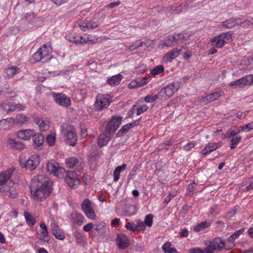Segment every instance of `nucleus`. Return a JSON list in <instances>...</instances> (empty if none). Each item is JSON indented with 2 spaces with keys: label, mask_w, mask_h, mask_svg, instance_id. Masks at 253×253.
I'll list each match as a JSON object with an SVG mask.
<instances>
[{
  "label": "nucleus",
  "mask_w": 253,
  "mask_h": 253,
  "mask_svg": "<svg viewBox=\"0 0 253 253\" xmlns=\"http://www.w3.org/2000/svg\"><path fill=\"white\" fill-rule=\"evenodd\" d=\"M204 244L206 246L205 248L206 253H214L217 250H220L221 238L218 237L214 238L212 240H206L204 241Z\"/></svg>",
  "instance_id": "obj_6"
},
{
  "label": "nucleus",
  "mask_w": 253,
  "mask_h": 253,
  "mask_svg": "<svg viewBox=\"0 0 253 253\" xmlns=\"http://www.w3.org/2000/svg\"><path fill=\"white\" fill-rule=\"evenodd\" d=\"M218 147L219 145L218 143H209L202 150L201 153L203 155H206L216 149Z\"/></svg>",
  "instance_id": "obj_29"
},
{
  "label": "nucleus",
  "mask_w": 253,
  "mask_h": 253,
  "mask_svg": "<svg viewBox=\"0 0 253 253\" xmlns=\"http://www.w3.org/2000/svg\"><path fill=\"white\" fill-rule=\"evenodd\" d=\"M65 38L68 41L76 44H84L85 42L84 40H83V36L69 34L66 35Z\"/></svg>",
  "instance_id": "obj_28"
},
{
  "label": "nucleus",
  "mask_w": 253,
  "mask_h": 253,
  "mask_svg": "<svg viewBox=\"0 0 253 253\" xmlns=\"http://www.w3.org/2000/svg\"><path fill=\"white\" fill-rule=\"evenodd\" d=\"M56 136L55 133H51L47 135L46 140L47 144L50 146H53L55 144Z\"/></svg>",
  "instance_id": "obj_44"
},
{
  "label": "nucleus",
  "mask_w": 253,
  "mask_h": 253,
  "mask_svg": "<svg viewBox=\"0 0 253 253\" xmlns=\"http://www.w3.org/2000/svg\"><path fill=\"white\" fill-rule=\"evenodd\" d=\"M162 249L165 253H177L176 249L172 247V244L169 242L164 243L162 247Z\"/></svg>",
  "instance_id": "obj_37"
},
{
  "label": "nucleus",
  "mask_w": 253,
  "mask_h": 253,
  "mask_svg": "<svg viewBox=\"0 0 253 253\" xmlns=\"http://www.w3.org/2000/svg\"><path fill=\"white\" fill-rule=\"evenodd\" d=\"M65 181L70 188L73 189L77 188L81 182L79 175L75 171L67 172Z\"/></svg>",
  "instance_id": "obj_7"
},
{
  "label": "nucleus",
  "mask_w": 253,
  "mask_h": 253,
  "mask_svg": "<svg viewBox=\"0 0 253 253\" xmlns=\"http://www.w3.org/2000/svg\"><path fill=\"white\" fill-rule=\"evenodd\" d=\"M116 243L120 249H125L129 245V240L125 234H118L116 239Z\"/></svg>",
  "instance_id": "obj_15"
},
{
  "label": "nucleus",
  "mask_w": 253,
  "mask_h": 253,
  "mask_svg": "<svg viewBox=\"0 0 253 253\" xmlns=\"http://www.w3.org/2000/svg\"><path fill=\"white\" fill-rule=\"evenodd\" d=\"M75 219L77 223L78 224H81L84 222V217L82 214L77 213L75 214Z\"/></svg>",
  "instance_id": "obj_60"
},
{
  "label": "nucleus",
  "mask_w": 253,
  "mask_h": 253,
  "mask_svg": "<svg viewBox=\"0 0 253 253\" xmlns=\"http://www.w3.org/2000/svg\"><path fill=\"white\" fill-rule=\"evenodd\" d=\"M168 10L169 12H173L175 14H179L183 11L182 5L181 4H175L170 6Z\"/></svg>",
  "instance_id": "obj_42"
},
{
  "label": "nucleus",
  "mask_w": 253,
  "mask_h": 253,
  "mask_svg": "<svg viewBox=\"0 0 253 253\" xmlns=\"http://www.w3.org/2000/svg\"><path fill=\"white\" fill-rule=\"evenodd\" d=\"M50 219L53 221L50 224L52 234L56 239L60 240H63L65 238V233L63 230L54 222V218L53 217L50 216Z\"/></svg>",
  "instance_id": "obj_12"
},
{
  "label": "nucleus",
  "mask_w": 253,
  "mask_h": 253,
  "mask_svg": "<svg viewBox=\"0 0 253 253\" xmlns=\"http://www.w3.org/2000/svg\"><path fill=\"white\" fill-rule=\"evenodd\" d=\"M240 129L243 132H249L253 130V122L250 123L247 125L240 126Z\"/></svg>",
  "instance_id": "obj_51"
},
{
  "label": "nucleus",
  "mask_w": 253,
  "mask_h": 253,
  "mask_svg": "<svg viewBox=\"0 0 253 253\" xmlns=\"http://www.w3.org/2000/svg\"><path fill=\"white\" fill-rule=\"evenodd\" d=\"M245 231L244 228L240 229L237 231H236L232 235H231L228 238V241L230 242V246L231 247L234 246L233 241L234 240L238 238L239 236L242 234Z\"/></svg>",
  "instance_id": "obj_38"
},
{
  "label": "nucleus",
  "mask_w": 253,
  "mask_h": 253,
  "mask_svg": "<svg viewBox=\"0 0 253 253\" xmlns=\"http://www.w3.org/2000/svg\"><path fill=\"white\" fill-rule=\"evenodd\" d=\"M196 145L195 142H191L188 143L186 145L183 146V149L186 151H188L192 148H194Z\"/></svg>",
  "instance_id": "obj_63"
},
{
  "label": "nucleus",
  "mask_w": 253,
  "mask_h": 253,
  "mask_svg": "<svg viewBox=\"0 0 253 253\" xmlns=\"http://www.w3.org/2000/svg\"><path fill=\"white\" fill-rule=\"evenodd\" d=\"M211 42L213 47L210 49V53L213 54L216 52L215 47L220 48L221 47V35H219L217 37L211 38Z\"/></svg>",
  "instance_id": "obj_20"
},
{
  "label": "nucleus",
  "mask_w": 253,
  "mask_h": 253,
  "mask_svg": "<svg viewBox=\"0 0 253 253\" xmlns=\"http://www.w3.org/2000/svg\"><path fill=\"white\" fill-rule=\"evenodd\" d=\"M78 24L81 30L83 31H86L97 28L99 25V23L96 22L86 20L79 22Z\"/></svg>",
  "instance_id": "obj_14"
},
{
  "label": "nucleus",
  "mask_w": 253,
  "mask_h": 253,
  "mask_svg": "<svg viewBox=\"0 0 253 253\" xmlns=\"http://www.w3.org/2000/svg\"><path fill=\"white\" fill-rule=\"evenodd\" d=\"M13 126L12 118L2 119L0 121V129L7 130L10 129Z\"/></svg>",
  "instance_id": "obj_27"
},
{
  "label": "nucleus",
  "mask_w": 253,
  "mask_h": 253,
  "mask_svg": "<svg viewBox=\"0 0 253 253\" xmlns=\"http://www.w3.org/2000/svg\"><path fill=\"white\" fill-rule=\"evenodd\" d=\"M13 102H3L0 104V114H8L13 112Z\"/></svg>",
  "instance_id": "obj_21"
},
{
  "label": "nucleus",
  "mask_w": 253,
  "mask_h": 253,
  "mask_svg": "<svg viewBox=\"0 0 253 253\" xmlns=\"http://www.w3.org/2000/svg\"><path fill=\"white\" fill-rule=\"evenodd\" d=\"M190 253H206L205 248L203 250L200 248H194L190 250Z\"/></svg>",
  "instance_id": "obj_64"
},
{
  "label": "nucleus",
  "mask_w": 253,
  "mask_h": 253,
  "mask_svg": "<svg viewBox=\"0 0 253 253\" xmlns=\"http://www.w3.org/2000/svg\"><path fill=\"white\" fill-rule=\"evenodd\" d=\"M134 126L133 124H127L123 126L120 130L118 132L117 136L118 137L123 135L126 133L130 128Z\"/></svg>",
  "instance_id": "obj_40"
},
{
  "label": "nucleus",
  "mask_w": 253,
  "mask_h": 253,
  "mask_svg": "<svg viewBox=\"0 0 253 253\" xmlns=\"http://www.w3.org/2000/svg\"><path fill=\"white\" fill-rule=\"evenodd\" d=\"M189 35L187 34L184 35L180 34L177 36L169 35L164 39V44L168 47L172 46L176 41L183 42L187 40Z\"/></svg>",
  "instance_id": "obj_9"
},
{
  "label": "nucleus",
  "mask_w": 253,
  "mask_h": 253,
  "mask_svg": "<svg viewBox=\"0 0 253 253\" xmlns=\"http://www.w3.org/2000/svg\"><path fill=\"white\" fill-rule=\"evenodd\" d=\"M180 50L178 48H174L167 53L163 58V60L166 62H171L178 56Z\"/></svg>",
  "instance_id": "obj_19"
},
{
  "label": "nucleus",
  "mask_w": 253,
  "mask_h": 253,
  "mask_svg": "<svg viewBox=\"0 0 253 253\" xmlns=\"http://www.w3.org/2000/svg\"><path fill=\"white\" fill-rule=\"evenodd\" d=\"M65 164L67 167L70 169L73 168L74 167L82 169L84 167L83 162L74 157L67 158L65 160Z\"/></svg>",
  "instance_id": "obj_16"
},
{
  "label": "nucleus",
  "mask_w": 253,
  "mask_h": 253,
  "mask_svg": "<svg viewBox=\"0 0 253 253\" xmlns=\"http://www.w3.org/2000/svg\"><path fill=\"white\" fill-rule=\"evenodd\" d=\"M136 230L139 229L140 230L143 231L146 230V226L142 220L139 219L136 221V224H135Z\"/></svg>",
  "instance_id": "obj_58"
},
{
  "label": "nucleus",
  "mask_w": 253,
  "mask_h": 253,
  "mask_svg": "<svg viewBox=\"0 0 253 253\" xmlns=\"http://www.w3.org/2000/svg\"><path fill=\"white\" fill-rule=\"evenodd\" d=\"M51 52V47L49 45L44 44L33 55L32 58L35 62H38L45 57H48Z\"/></svg>",
  "instance_id": "obj_8"
},
{
  "label": "nucleus",
  "mask_w": 253,
  "mask_h": 253,
  "mask_svg": "<svg viewBox=\"0 0 253 253\" xmlns=\"http://www.w3.org/2000/svg\"><path fill=\"white\" fill-rule=\"evenodd\" d=\"M121 122L122 117L113 116L107 125V131L109 133L114 132L120 126Z\"/></svg>",
  "instance_id": "obj_13"
},
{
  "label": "nucleus",
  "mask_w": 253,
  "mask_h": 253,
  "mask_svg": "<svg viewBox=\"0 0 253 253\" xmlns=\"http://www.w3.org/2000/svg\"><path fill=\"white\" fill-rule=\"evenodd\" d=\"M19 163L22 168H26V169L32 170L36 169L39 165L40 159L39 155H33L30 157L27 161L20 158Z\"/></svg>",
  "instance_id": "obj_5"
},
{
  "label": "nucleus",
  "mask_w": 253,
  "mask_h": 253,
  "mask_svg": "<svg viewBox=\"0 0 253 253\" xmlns=\"http://www.w3.org/2000/svg\"><path fill=\"white\" fill-rule=\"evenodd\" d=\"M111 102V98L108 94L98 93L94 103L95 109L98 111L107 108Z\"/></svg>",
  "instance_id": "obj_3"
},
{
  "label": "nucleus",
  "mask_w": 253,
  "mask_h": 253,
  "mask_svg": "<svg viewBox=\"0 0 253 253\" xmlns=\"http://www.w3.org/2000/svg\"><path fill=\"white\" fill-rule=\"evenodd\" d=\"M211 222H208L207 221L202 222L196 225L194 227V230L196 232H199L209 227L211 225Z\"/></svg>",
  "instance_id": "obj_39"
},
{
  "label": "nucleus",
  "mask_w": 253,
  "mask_h": 253,
  "mask_svg": "<svg viewBox=\"0 0 253 253\" xmlns=\"http://www.w3.org/2000/svg\"><path fill=\"white\" fill-rule=\"evenodd\" d=\"M91 208H92L91 201L88 199H85L83 201L81 204V208L83 211Z\"/></svg>",
  "instance_id": "obj_46"
},
{
  "label": "nucleus",
  "mask_w": 253,
  "mask_h": 253,
  "mask_svg": "<svg viewBox=\"0 0 253 253\" xmlns=\"http://www.w3.org/2000/svg\"><path fill=\"white\" fill-rule=\"evenodd\" d=\"M40 227L41 229V231L40 234L39 239L41 240H42L44 242H48V232L47 228L44 222H41Z\"/></svg>",
  "instance_id": "obj_25"
},
{
  "label": "nucleus",
  "mask_w": 253,
  "mask_h": 253,
  "mask_svg": "<svg viewBox=\"0 0 253 253\" xmlns=\"http://www.w3.org/2000/svg\"><path fill=\"white\" fill-rule=\"evenodd\" d=\"M148 109V107L146 104H140L139 102H137L133 105L131 108V111L133 113L136 111V115L139 116L144 112H146Z\"/></svg>",
  "instance_id": "obj_24"
},
{
  "label": "nucleus",
  "mask_w": 253,
  "mask_h": 253,
  "mask_svg": "<svg viewBox=\"0 0 253 253\" xmlns=\"http://www.w3.org/2000/svg\"><path fill=\"white\" fill-rule=\"evenodd\" d=\"M153 215L152 214H149L147 215L144 219V223L145 226L151 227L153 224Z\"/></svg>",
  "instance_id": "obj_50"
},
{
  "label": "nucleus",
  "mask_w": 253,
  "mask_h": 253,
  "mask_svg": "<svg viewBox=\"0 0 253 253\" xmlns=\"http://www.w3.org/2000/svg\"><path fill=\"white\" fill-rule=\"evenodd\" d=\"M27 223L29 225L33 226L36 223L35 218L28 212L25 211L24 213Z\"/></svg>",
  "instance_id": "obj_41"
},
{
  "label": "nucleus",
  "mask_w": 253,
  "mask_h": 253,
  "mask_svg": "<svg viewBox=\"0 0 253 253\" xmlns=\"http://www.w3.org/2000/svg\"><path fill=\"white\" fill-rule=\"evenodd\" d=\"M229 85L230 86H233L235 88H236V87L242 88L241 78L238 80H237L236 81L230 82L229 83Z\"/></svg>",
  "instance_id": "obj_59"
},
{
  "label": "nucleus",
  "mask_w": 253,
  "mask_h": 253,
  "mask_svg": "<svg viewBox=\"0 0 253 253\" xmlns=\"http://www.w3.org/2000/svg\"><path fill=\"white\" fill-rule=\"evenodd\" d=\"M7 143L8 147L14 150H22L25 148V145L22 142L16 141L12 138H9Z\"/></svg>",
  "instance_id": "obj_23"
},
{
  "label": "nucleus",
  "mask_w": 253,
  "mask_h": 253,
  "mask_svg": "<svg viewBox=\"0 0 253 253\" xmlns=\"http://www.w3.org/2000/svg\"><path fill=\"white\" fill-rule=\"evenodd\" d=\"M17 195L16 189L14 188L11 187L10 189H8L7 193L5 195L10 198H14L16 197Z\"/></svg>",
  "instance_id": "obj_54"
},
{
  "label": "nucleus",
  "mask_w": 253,
  "mask_h": 253,
  "mask_svg": "<svg viewBox=\"0 0 253 253\" xmlns=\"http://www.w3.org/2000/svg\"><path fill=\"white\" fill-rule=\"evenodd\" d=\"M33 134V131L31 129H21L17 133V137L23 140H29Z\"/></svg>",
  "instance_id": "obj_18"
},
{
  "label": "nucleus",
  "mask_w": 253,
  "mask_h": 253,
  "mask_svg": "<svg viewBox=\"0 0 253 253\" xmlns=\"http://www.w3.org/2000/svg\"><path fill=\"white\" fill-rule=\"evenodd\" d=\"M46 169L50 174L57 177H59L63 171V169L60 166L59 164L53 160L48 162Z\"/></svg>",
  "instance_id": "obj_10"
},
{
  "label": "nucleus",
  "mask_w": 253,
  "mask_h": 253,
  "mask_svg": "<svg viewBox=\"0 0 253 253\" xmlns=\"http://www.w3.org/2000/svg\"><path fill=\"white\" fill-rule=\"evenodd\" d=\"M61 134L67 144L72 146L76 145L78 141V137L75 128L73 126L69 125L63 126Z\"/></svg>",
  "instance_id": "obj_2"
},
{
  "label": "nucleus",
  "mask_w": 253,
  "mask_h": 253,
  "mask_svg": "<svg viewBox=\"0 0 253 253\" xmlns=\"http://www.w3.org/2000/svg\"><path fill=\"white\" fill-rule=\"evenodd\" d=\"M242 131L240 129V126L239 127L234 126L232 127L227 132L228 136H233Z\"/></svg>",
  "instance_id": "obj_48"
},
{
  "label": "nucleus",
  "mask_w": 253,
  "mask_h": 253,
  "mask_svg": "<svg viewBox=\"0 0 253 253\" xmlns=\"http://www.w3.org/2000/svg\"><path fill=\"white\" fill-rule=\"evenodd\" d=\"M122 79V76L120 74H119L109 78L107 80V83L111 86L118 85L120 84Z\"/></svg>",
  "instance_id": "obj_36"
},
{
  "label": "nucleus",
  "mask_w": 253,
  "mask_h": 253,
  "mask_svg": "<svg viewBox=\"0 0 253 253\" xmlns=\"http://www.w3.org/2000/svg\"><path fill=\"white\" fill-rule=\"evenodd\" d=\"M232 41V36L229 32L222 33V44Z\"/></svg>",
  "instance_id": "obj_52"
},
{
  "label": "nucleus",
  "mask_w": 253,
  "mask_h": 253,
  "mask_svg": "<svg viewBox=\"0 0 253 253\" xmlns=\"http://www.w3.org/2000/svg\"><path fill=\"white\" fill-rule=\"evenodd\" d=\"M220 96L219 92H215L202 97L199 99V102L201 103L207 104L216 100Z\"/></svg>",
  "instance_id": "obj_17"
},
{
  "label": "nucleus",
  "mask_w": 253,
  "mask_h": 253,
  "mask_svg": "<svg viewBox=\"0 0 253 253\" xmlns=\"http://www.w3.org/2000/svg\"><path fill=\"white\" fill-rule=\"evenodd\" d=\"M241 137L240 136H236L233 137L231 140V145L230 146L231 149H234L236 147L239 142L241 141Z\"/></svg>",
  "instance_id": "obj_53"
},
{
  "label": "nucleus",
  "mask_w": 253,
  "mask_h": 253,
  "mask_svg": "<svg viewBox=\"0 0 253 253\" xmlns=\"http://www.w3.org/2000/svg\"><path fill=\"white\" fill-rule=\"evenodd\" d=\"M180 83L175 82L167 85L159 92L161 100H164L171 97L180 87Z\"/></svg>",
  "instance_id": "obj_4"
},
{
  "label": "nucleus",
  "mask_w": 253,
  "mask_h": 253,
  "mask_svg": "<svg viewBox=\"0 0 253 253\" xmlns=\"http://www.w3.org/2000/svg\"><path fill=\"white\" fill-rule=\"evenodd\" d=\"M126 167V165L125 164H123L121 166H118L117 168H116L113 172L114 182H117L119 180L120 178L121 172L123 170H125Z\"/></svg>",
  "instance_id": "obj_35"
},
{
  "label": "nucleus",
  "mask_w": 253,
  "mask_h": 253,
  "mask_svg": "<svg viewBox=\"0 0 253 253\" xmlns=\"http://www.w3.org/2000/svg\"><path fill=\"white\" fill-rule=\"evenodd\" d=\"M30 188L32 198L39 201L45 200L51 192L50 181L41 175L32 179Z\"/></svg>",
  "instance_id": "obj_1"
},
{
  "label": "nucleus",
  "mask_w": 253,
  "mask_h": 253,
  "mask_svg": "<svg viewBox=\"0 0 253 253\" xmlns=\"http://www.w3.org/2000/svg\"><path fill=\"white\" fill-rule=\"evenodd\" d=\"M158 99H161V97L159 95V93L154 96L148 95L144 98V100L147 103H151L156 101Z\"/></svg>",
  "instance_id": "obj_47"
},
{
  "label": "nucleus",
  "mask_w": 253,
  "mask_h": 253,
  "mask_svg": "<svg viewBox=\"0 0 253 253\" xmlns=\"http://www.w3.org/2000/svg\"><path fill=\"white\" fill-rule=\"evenodd\" d=\"M125 227L129 230L134 231L136 230L135 224L133 222H126Z\"/></svg>",
  "instance_id": "obj_61"
},
{
  "label": "nucleus",
  "mask_w": 253,
  "mask_h": 253,
  "mask_svg": "<svg viewBox=\"0 0 253 253\" xmlns=\"http://www.w3.org/2000/svg\"><path fill=\"white\" fill-rule=\"evenodd\" d=\"M55 102L59 105L68 107L71 105V100L66 94L63 93H53Z\"/></svg>",
  "instance_id": "obj_11"
},
{
  "label": "nucleus",
  "mask_w": 253,
  "mask_h": 253,
  "mask_svg": "<svg viewBox=\"0 0 253 253\" xmlns=\"http://www.w3.org/2000/svg\"><path fill=\"white\" fill-rule=\"evenodd\" d=\"M83 211L88 218L91 220H94L96 218V214L92 208L88 209Z\"/></svg>",
  "instance_id": "obj_45"
},
{
  "label": "nucleus",
  "mask_w": 253,
  "mask_h": 253,
  "mask_svg": "<svg viewBox=\"0 0 253 253\" xmlns=\"http://www.w3.org/2000/svg\"><path fill=\"white\" fill-rule=\"evenodd\" d=\"M13 106L14 108L13 111H24L26 108V105L24 104H20V103H15L13 102Z\"/></svg>",
  "instance_id": "obj_55"
},
{
  "label": "nucleus",
  "mask_w": 253,
  "mask_h": 253,
  "mask_svg": "<svg viewBox=\"0 0 253 253\" xmlns=\"http://www.w3.org/2000/svg\"><path fill=\"white\" fill-rule=\"evenodd\" d=\"M137 80V83L138 84V86H142L144 85L147 83H148L150 81L149 77H143L141 78H138Z\"/></svg>",
  "instance_id": "obj_56"
},
{
  "label": "nucleus",
  "mask_w": 253,
  "mask_h": 253,
  "mask_svg": "<svg viewBox=\"0 0 253 253\" xmlns=\"http://www.w3.org/2000/svg\"><path fill=\"white\" fill-rule=\"evenodd\" d=\"M13 174V170L11 169H7L3 173L0 174V186H2L8 182Z\"/></svg>",
  "instance_id": "obj_26"
},
{
  "label": "nucleus",
  "mask_w": 253,
  "mask_h": 253,
  "mask_svg": "<svg viewBox=\"0 0 253 253\" xmlns=\"http://www.w3.org/2000/svg\"><path fill=\"white\" fill-rule=\"evenodd\" d=\"M237 24V22L234 18H230L222 22V27L231 28L235 26Z\"/></svg>",
  "instance_id": "obj_43"
},
{
  "label": "nucleus",
  "mask_w": 253,
  "mask_h": 253,
  "mask_svg": "<svg viewBox=\"0 0 253 253\" xmlns=\"http://www.w3.org/2000/svg\"><path fill=\"white\" fill-rule=\"evenodd\" d=\"M33 141L35 148L40 149L43 144L44 138L42 135L40 133L33 134Z\"/></svg>",
  "instance_id": "obj_22"
},
{
  "label": "nucleus",
  "mask_w": 253,
  "mask_h": 253,
  "mask_svg": "<svg viewBox=\"0 0 253 253\" xmlns=\"http://www.w3.org/2000/svg\"><path fill=\"white\" fill-rule=\"evenodd\" d=\"M83 40L85 41L84 43H87V42L95 43L97 41L98 38L92 39L90 36L87 35L86 36L83 37Z\"/></svg>",
  "instance_id": "obj_62"
},
{
  "label": "nucleus",
  "mask_w": 253,
  "mask_h": 253,
  "mask_svg": "<svg viewBox=\"0 0 253 253\" xmlns=\"http://www.w3.org/2000/svg\"><path fill=\"white\" fill-rule=\"evenodd\" d=\"M19 72V69L16 67H10L6 68L4 71V74L5 77L8 78L13 77L16 73Z\"/></svg>",
  "instance_id": "obj_31"
},
{
  "label": "nucleus",
  "mask_w": 253,
  "mask_h": 253,
  "mask_svg": "<svg viewBox=\"0 0 253 253\" xmlns=\"http://www.w3.org/2000/svg\"><path fill=\"white\" fill-rule=\"evenodd\" d=\"M35 122L39 126L41 131H45L49 128V122L48 121H43L42 119L36 118Z\"/></svg>",
  "instance_id": "obj_32"
},
{
  "label": "nucleus",
  "mask_w": 253,
  "mask_h": 253,
  "mask_svg": "<svg viewBox=\"0 0 253 253\" xmlns=\"http://www.w3.org/2000/svg\"><path fill=\"white\" fill-rule=\"evenodd\" d=\"M164 71V67L163 65H158L151 70V74L155 76L162 73Z\"/></svg>",
  "instance_id": "obj_49"
},
{
  "label": "nucleus",
  "mask_w": 253,
  "mask_h": 253,
  "mask_svg": "<svg viewBox=\"0 0 253 253\" xmlns=\"http://www.w3.org/2000/svg\"><path fill=\"white\" fill-rule=\"evenodd\" d=\"M110 140L109 135L102 133L99 135L98 138V144L100 147L106 146Z\"/></svg>",
  "instance_id": "obj_33"
},
{
  "label": "nucleus",
  "mask_w": 253,
  "mask_h": 253,
  "mask_svg": "<svg viewBox=\"0 0 253 253\" xmlns=\"http://www.w3.org/2000/svg\"><path fill=\"white\" fill-rule=\"evenodd\" d=\"M143 43L144 42L140 41H136L129 46V48L131 50H135L138 47L143 46Z\"/></svg>",
  "instance_id": "obj_57"
},
{
  "label": "nucleus",
  "mask_w": 253,
  "mask_h": 253,
  "mask_svg": "<svg viewBox=\"0 0 253 253\" xmlns=\"http://www.w3.org/2000/svg\"><path fill=\"white\" fill-rule=\"evenodd\" d=\"M27 117L23 114H19L17 115L15 118H12L13 125H22L27 122Z\"/></svg>",
  "instance_id": "obj_34"
},
{
  "label": "nucleus",
  "mask_w": 253,
  "mask_h": 253,
  "mask_svg": "<svg viewBox=\"0 0 253 253\" xmlns=\"http://www.w3.org/2000/svg\"><path fill=\"white\" fill-rule=\"evenodd\" d=\"M242 88L253 85V74L246 75L241 78Z\"/></svg>",
  "instance_id": "obj_30"
}]
</instances>
